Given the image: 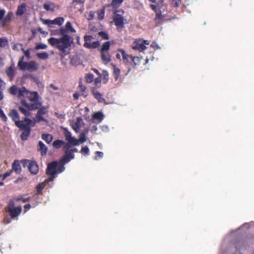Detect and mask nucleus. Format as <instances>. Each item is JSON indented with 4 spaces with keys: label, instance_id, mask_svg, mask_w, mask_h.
<instances>
[{
    "label": "nucleus",
    "instance_id": "nucleus-1",
    "mask_svg": "<svg viewBox=\"0 0 254 254\" xmlns=\"http://www.w3.org/2000/svg\"><path fill=\"white\" fill-rule=\"evenodd\" d=\"M69 159L60 160L59 162L57 161L49 163L46 169V174L48 178L41 183L36 187L37 194H41L43 189L46 187L47 184L49 182H53L54 179L57 177V174L63 172L65 170L64 165L70 161Z\"/></svg>",
    "mask_w": 254,
    "mask_h": 254
},
{
    "label": "nucleus",
    "instance_id": "nucleus-2",
    "mask_svg": "<svg viewBox=\"0 0 254 254\" xmlns=\"http://www.w3.org/2000/svg\"><path fill=\"white\" fill-rule=\"evenodd\" d=\"M59 34L62 37L59 39L51 37L48 40V43L51 46L59 49L65 55L68 54L73 39L68 34L65 26L61 27Z\"/></svg>",
    "mask_w": 254,
    "mask_h": 254
},
{
    "label": "nucleus",
    "instance_id": "nucleus-3",
    "mask_svg": "<svg viewBox=\"0 0 254 254\" xmlns=\"http://www.w3.org/2000/svg\"><path fill=\"white\" fill-rule=\"evenodd\" d=\"M9 116L12 119L16 127H18L21 130H23L20 134V138L22 140H26L30 136L31 132V129H29V125L34 123L31 121V119L24 117L23 120H19V116L17 110L13 109L10 111Z\"/></svg>",
    "mask_w": 254,
    "mask_h": 254
},
{
    "label": "nucleus",
    "instance_id": "nucleus-4",
    "mask_svg": "<svg viewBox=\"0 0 254 254\" xmlns=\"http://www.w3.org/2000/svg\"><path fill=\"white\" fill-rule=\"evenodd\" d=\"M21 104L22 106H19L18 110L26 118L31 117V113L30 111L38 109L41 106V102L39 101L33 102V103H27L26 100H22Z\"/></svg>",
    "mask_w": 254,
    "mask_h": 254
},
{
    "label": "nucleus",
    "instance_id": "nucleus-5",
    "mask_svg": "<svg viewBox=\"0 0 254 254\" xmlns=\"http://www.w3.org/2000/svg\"><path fill=\"white\" fill-rule=\"evenodd\" d=\"M124 13V11L122 9L115 10L113 12V20L116 26L117 30L119 32L122 31L126 23L125 21L126 19L123 15Z\"/></svg>",
    "mask_w": 254,
    "mask_h": 254
},
{
    "label": "nucleus",
    "instance_id": "nucleus-6",
    "mask_svg": "<svg viewBox=\"0 0 254 254\" xmlns=\"http://www.w3.org/2000/svg\"><path fill=\"white\" fill-rule=\"evenodd\" d=\"M49 107L48 106H43L41 102V106L37 110V114L36 115L35 119L31 120V121L34 123V125L33 124L29 125V129H31L32 127H35L36 123H39L41 122H48L47 120L45 119L43 117V115L47 114L49 111Z\"/></svg>",
    "mask_w": 254,
    "mask_h": 254
},
{
    "label": "nucleus",
    "instance_id": "nucleus-7",
    "mask_svg": "<svg viewBox=\"0 0 254 254\" xmlns=\"http://www.w3.org/2000/svg\"><path fill=\"white\" fill-rule=\"evenodd\" d=\"M24 56H22L18 61L17 65L19 69L22 70H36L38 69L39 66L37 63L35 61L24 62Z\"/></svg>",
    "mask_w": 254,
    "mask_h": 254
},
{
    "label": "nucleus",
    "instance_id": "nucleus-8",
    "mask_svg": "<svg viewBox=\"0 0 254 254\" xmlns=\"http://www.w3.org/2000/svg\"><path fill=\"white\" fill-rule=\"evenodd\" d=\"M248 239H247V238H236L233 242H231L232 247L234 248L235 251L237 252L245 249V248L248 247Z\"/></svg>",
    "mask_w": 254,
    "mask_h": 254
},
{
    "label": "nucleus",
    "instance_id": "nucleus-9",
    "mask_svg": "<svg viewBox=\"0 0 254 254\" xmlns=\"http://www.w3.org/2000/svg\"><path fill=\"white\" fill-rule=\"evenodd\" d=\"M93 39V36H90V35H85L84 36V43L83 45V47L89 49H97V47H99V41L92 42L91 41Z\"/></svg>",
    "mask_w": 254,
    "mask_h": 254
},
{
    "label": "nucleus",
    "instance_id": "nucleus-10",
    "mask_svg": "<svg viewBox=\"0 0 254 254\" xmlns=\"http://www.w3.org/2000/svg\"><path fill=\"white\" fill-rule=\"evenodd\" d=\"M5 12L4 9H0V22L2 27H4L6 23L10 22L13 17L12 11H8L6 16L4 17Z\"/></svg>",
    "mask_w": 254,
    "mask_h": 254
},
{
    "label": "nucleus",
    "instance_id": "nucleus-11",
    "mask_svg": "<svg viewBox=\"0 0 254 254\" xmlns=\"http://www.w3.org/2000/svg\"><path fill=\"white\" fill-rule=\"evenodd\" d=\"M149 42L147 40L136 39L133 42L132 49L138 50L140 52L143 51L146 49V45H149Z\"/></svg>",
    "mask_w": 254,
    "mask_h": 254
},
{
    "label": "nucleus",
    "instance_id": "nucleus-12",
    "mask_svg": "<svg viewBox=\"0 0 254 254\" xmlns=\"http://www.w3.org/2000/svg\"><path fill=\"white\" fill-rule=\"evenodd\" d=\"M44 8L47 11L54 12L60 8L59 4H56L54 2L47 1L43 5Z\"/></svg>",
    "mask_w": 254,
    "mask_h": 254
},
{
    "label": "nucleus",
    "instance_id": "nucleus-13",
    "mask_svg": "<svg viewBox=\"0 0 254 254\" xmlns=\"http://www.w3.org/2000/svg\"><path fill=\"white\" fill-rule=\"evenodd\" d=\"M64 20V19L63 17H57L54 20L45 19L43 20V23L48 25L49 26H51L53 24L62 25L63 24Z\"/></svg>",
    "mask_w": 254,
    "mask_h": 254
},
{
    "label": "nucleus",
    "instance_id": "nucleus-14",
    "mask_svg": "<svg viewBox=\"0 0 254 254\" xmlns=\"http://www.w3.org/2000/svg\"><path fill=\"white\" fill-rule=\"evenodd\" d=\"M21 212V207H14L13 205L8 206V212L11 218H15L20 214Z\"/></svg>",
    "mask_w": 254,
    "mask_h": 254
},
{
    "label": "nucleus",
    "instance_id": "nucleus-15",
    "mask_svg": "<svg viewBox=\"0 0 254 254\" xmlns=\"http://www.w3.org/2000/svg\"><path fill=\"white\" fill-rule=\"evenodd\" d=\"M118 50L122 55L124 64L127 65L132 63L131 56H129V54H127L124 49H119Z\"/></svg>",
    "mask_w": 254,
    "mask_h": 254
},
{
    "label": "nucleus",
    "instance_id": "nucleus-16",
    "mask_svg": "<svg viewBox=\"0 0 254 254\" xmlns=\"http://www.w3.org/2000/svg\"><path fill=\"white\" fill-rule=\"evenodd\" d=\"M64 156L62 157V158L64 159H70V158H73L74 156V152H77V149L76 148L74 149H64Z\"/></svg>",
    "mask_w": 254,
    "mask_h": 254
},
{
    "label": "nucleus",
    "instance_id": "nucleus-17",
    "mask_svg": "<svg viewBox=\"0 0 254 254\" xmlns=\"http://www.w3.org/2000/svg\"><path fill=\"white\" fill-rule=\"evenodd\" d=\"M5 72L10 80H12L16 74L14 64H12L10 66L6 67L5 69Z\"/></svg>",
    "mask_w": 254,
    "mask_h": 254
},
{
    "label": "nucleus",
    "instance_id": "nucleus-18",
    "mask_svg": "<svg viewBox=\"0 0 254 254\" xmlns=\"http://www.w3.org/2000/svg\"><path fill=\"white\" fill-rule=\"evenodd\" d=\"M78 143L79 142L77 139L71 136L68 142H65L63 149H70L72 145H77Z\"/></svg>",
    "mask_w": 254,
    "mask_h": 254
},
{
    "label": "nucleus",
    "instance_id": "nucleus-19",
    "mask_svg": "<svg viewBox=\"0 0 254 254\" xmlns=\"http://www.w3.org/2000/svg\"><path fill=\"white\" fill-rule=\"evenodd\" d=\"M29 170L32 174H37L39 168L36 162L32 161L29 164Z\"/></svg>",
    "mask_w": 254,
    "mask_h": 254
},
{
    "label": "nucleus",
    "instance_id": "nucleus-20",
    "mask_svg": "<svg viewBox=\"0 0 254 254\" xmlns=\"http://www.w3.org/2000/svg\"><path fill=\"white\" fill-rule=\"evenodd\" d=\"M101 59L105 64H108L112 61L111 55L109 52L100 51Z\"/></svg>",
    "mask_w": 254,
    "mask_h": 254
},
{
    "label": "nucleus",
    "instance_id": "nucleus-21",
    "mask_svg": "<svg viewBox=\"0 0 254 254\" xmlns=\"http://www.w3.org/2000/svg\"><path fill=\"white\" fill-rule=\"evenodd\" d=\"M26 7L27 5L24 3L19 5L16 11V15L21 16V15L24 14L27 10Z\"/></svg>",
    "mask_w": 254,
    "mask_h": 254
},
{
    "label": "nucleus",
    "instance_id": "nucleus-22",
    "mask_svg": "<svg viewBox=\"0 0 254 254\" xmlns=\"http://www.w3.org/2000/svg\"><path fill=\"white\" fill-rule=\"evenodd\" d=\"M82 122V119L81 117H77L75 123L72 124V128L74 131L78 132L80 127H81V123Z\"/></svg>",
    "mask_w": 254,
    "mask_h": 254
},
{
    "label": "nucleus",
    "instance_id": "nucleus-23",
    "mask_svg": "<svg viewBox=\"0 0 254 254\" xmlns=\"http://www.w3.org/2000/svg\"><path fill=\"white\" fill-rule=\"evenodd\" d=\"M91 92L93 94L94 98L97 99L99 102H103L105 101V99L103 98L102 95L97 90L93 88L91 90Z\"/></svg>",
    "mask_w": 254,
    "mask_h": 254
},
{
    "label": "nucleus",
    "instance_id": "nucleus-24",
    "mask_svg": "<svg viewBox=\"0 0 254 254\" xmlns=\"http://www.w3.org/2000/svg\"><path fill=\"white\" fill-rule=\"evenodd\" d=\"M27 97L31 102H36V101H38L39 98V94L36 91H29V94Z\"/></svg>",
    "mask_w": 254,
    "mask_h": 254
},
{
    "label": "nucleus",
    "instance_id": "nucleus-25",
    "mask_svg": "<svg viewBox=\"0 0 254 254\" xmlns=\"http://www.w3.org/2000/svg\"><path fill=\"white\" fill-rule=\"evenodd\" d=\"M38 150L41 152V154L42 155H45L47 152V147L45 144H44L43 142L41 141H39L38 144Z\"/></svg>",
    "mask_w": 254,
    "mask_h": 254
},
{
    "label": "nucleus",
    "instance_id": "nucleus-26",
    "mask_svg": "<svg viewBox=\"0 0 254 254\" xmlns=\"http://www.w3.org/2000/svg\"><path fill=\"white\" fill-rule=\"evenodd\" d=\"M29 91L26 89L25 87H23L22 88L18 89V97L21 98L23 97H27L29 94Z\"/></svg>",
    "mask_w": 254,
    "mask_h": 254
},
{
    "label": "nucleus",
    "instance_id": "nucleus-27",
    "mask_svg": "<svg viewBox=\"0 0 254 254\" xmlns=\"http://www.w3.org/2000/svg\"><path fill=\"white\" fill-rule=\"evenodd\" d=\"M65 145V142L63 140L57 139L53 142V146L56 149H59L61 147Z\"/></svg>",
    "mask_w": 254,
    "mask_h": 254
},
{
    "label": "nucleus",
    "instance_id": "nucleus-28",
    "mask_svg": "<svg viewBox=\"0 0 254 254\" xmlns=\"http://www.w3.org/2000/svg\"><path fill=\"white\" fill-rule=\"evenodd\" d=\"M78 87L81 92V95L83 97H87V88L86 86L82 85L81 81L79 82Z\"/></svg>",
    "mask_w": 254,
    "mask_h": 254
},
{
    "label": "nucleus",
    "instance_id": "nucleus-29",
    "mask_svg": "<svg viewBox=\"0 0 254 254\" xmlns=\"http://www.w3.org/2000/svg\"><path fill=\"white\" fill-rule=\"evenodd\" d=\"M17 173H19L21 172V166L17 160H14V161L12 163V169Z\"/></svg>",
    "mask_w": 254,
    "mask_h": 254
},
{
    "label": "nucleus",
    "instance_id": "nucleus-30",
    "mask_svg": "<svg viewBox=\"0 0 254 254\" xmlns=\"http://www.w3.org/2000/svg\"><path fill=\"white\" fill-rule=\"evenodd\" d=\"M123 1L124 0H112L110 5L113 9H116L120 7Z\"/></svg>",
    "mask_w": 254,
    "mask_h": 254
},
{
    "label": "nucleus",
    "instance_id": "nucleus-31",
    "mask_svg": "<svg viewBox=\"0 0 254 254\" xmlns=\"http://www.w3.org/2000/svg\"><path fill=\"white\" fill-rule=\"evenodd\" d=\"M42 138L43 140H45L47 143L49 144V143L51 142L53 139V136L51 134L48 133H43L42 134Z\"/></svg>",
    "mask_w": 254,
    "mask_h": 254
},
{
    "label": "nucleus",
    "instance_id": "nucleus-32",
    "mask_svg": "<svg viewBox=\"0 0 254 254\" xmlns=\"http://www.w3.org/2000/svg\"><path fill=\"white\" fill-rule=\"evenodd\" d=\"M110 47V41L105 42L102 45L100 51L109 52Z\"/></svg>",
    "mask_w": 254,
    "mask_h": 254
},
{
    "label": "nucleus",
    "instance_id": "nucleus-33",
    "mask_svg": "<svg viewBox=\"0 0 254 254\" xmlns=\"http://www.w3.org/2000/svg\"><path fill=\"white\" fill-rule=\"evenodd\" d=\"M18 88L15 85H13L12 86H11L9 89H8V91L10 94L16 95L18 96Z\"/></svg>",
    "mask_w": 254,
    "mask_h": 254
},
{
    "label": "nucleus",
    "instance_id": "nucleus-34",
    "mask_svg": "<svg viewBox=\"0 0 254 254\" xmlns=\"http://www.w3.org/2000/svg\"><path fill=\"white\" fill-rule=\"evenodd\" d=\"M37 55L39 58L43 60H47L49 57V55L46 52L37 53Z\"/></svg>",
    "mask_w": 254,
    "mask_h": 254
},
{
    "label": "nucleus",
    "instance_id": "nucleus-35",
    "mask_svg": "<svg viewBox=\"0 0 254 254\" xmlns=\"http://www.w3.org/2000/svg\"><path fill=\"white\" fill-rule=\"evenodd\" d=\"M120 74V69L118 67L114 66L113 75L115 80H118Z\"/></svg>",
    "mask_w": 254,
    "mask_h": 254
},
{
    "label": "nucleus",
    "instance_id": "nucleus-36",
    "mask_svg": "<svg viewBox=\"0 0 254 254\" xmlns=\"http://www.w3.org/2000/svg\"><path fill=\"white\" fill-rule=\"evenodd\" d=\"M164 17L165 16H163V14H162L161 9L160 8L159 9V10L155 14V20L157 21V20H163Z\"/></svg>",
    "mask_w": 254,
    "mask_h": 254
},
{
    "label": "nucleus",
    "instance_id": "nucleus-37",
    "mask_svg": "<svg viewBox=\"0 0 254 254\" xmlns=\"http://www.w3.org/2000/svg\"><path fill=\"white\" fill-rule=\"evenodd\" d=\"M84 78L86 82L91 83L93 82L94 75L92 73H87L85 74Z\"/></svg>",
    "mask_w": 254,
    "mask_h": 254
},
{
    "label": "nucleus",
    "instance_id": "nucleus-38",
    "mask_svg": "<svg viewBox=\"0 0 254 254\" xmlns=\"http://www.w3.org/2000/svg\"><path fill=\"white\" fill-rule=\"evenodd\" d=\"M93 118L94 119H97L101 121L103 120L104 119V115L102 112H96L94 114H93Z\"/></svg>",
    "mask_w": 254,
    "mask_h": 254
},
{
    "label": "nucleus",
    "instance_id": "nucleus-39",
    "mask_svg": "<svg viewBox=\"0 0 254 254\" xmlns=\"http://www.w3.org/2000/svg\"><path fill=\"white\" fill-rule=\"evenodd\" d=\"M65 25L66 27V30H67V31L68 33V32L73 33V32H75L74 29L73 28V27L71 25V22H70V21L66 22Z\"/></svg>",
    "mask_w": 254,
    "mask_h": 254
},
{
    "label": "nucleus",
    "instance_id": "nucleus-40",
    "mask_svg": "<svg viewBox=\"0 0 254 254\" xmlns=\"http://www.w3.org/2000/svg\"><path fill=\"white\" fill-rule=\"evenodd\" d=\"M105 14V8L101 9L97 11L98 18L99 20H102L104 19Z\"/></svg>",
    "mask_w": 254,
    "mask_h": 254
},
{
    "label": "nucleus",
    "instance_id": "nucleus-41",
    "mask_svg": "<svg viewBox=\"0 0 254 254\" xmlns=\"http://www.w3.org/2000/svg\"><path fill=\"white\" fill-rule=\"evenodd\" d=\"M132 62L133 63L135 66H137V65H139L141 62V59L139 57L132 56Z\"/></svg>",
    "mask_w": 254,
    "mask_h": 254
},
{
    "label": "nucleus",
    "instance_id": "nucleus-42",
    "mask_svg": "<svg viewBox=\"0 0 254 254\" xmlns=\"http://www.w3.org/2000/svg\"><path fill=\"white\" fill-rule=\"evenodd\" d=\"M94 84L95 86L99 88L101 86V77H96L95 79H93Z\"/></svg>",
    "mask_w": 254,
    "mask_h": 254
},
{
    "label": "nucleus",
    "instance_id": "nucleus-43",
    "mask_svg": "<svg viewBox=\"0 0 254 254\" xmlns=\"http://www.w3.org/2000/svg\"><path fill=\"white\" fill-rule=\"evenodd\" d=\"M98 35L99 36H101L103 39L105 40H108L109 39V36L108 33L107 32H105L104 31H100L98 32Z\"/></svg>",
    "mask_w": 254,
    "mask_h": 254
},
{
    "label": "nucleus",
    "instance_id": "nucleus-44",
    "mask_svg": "<svg viewBox=\"0 0 254 254\" xmlns=\"http://www.w3.org/2000/svg\"><path fill=\"white\" fill-rule=\"evenodd\" d=\"M8 44V41L6 38H0V47H4Z\"/></svg>",
    "mask_w": 254,
    "mask_h": 254
},
{
    "label": "nucleus",
    "instance_id": "nucleus-45",
    "mask_svg": "<svg viewBox=\"0 0 254 254\" xmlns=\"http://www.w3.org/2000/svg\"><path fill=\"white\" fill-rule=\"evenodd\" d=\"M47 48V46L44 44H37L35 47V50H39V49H46Z\"/></svg>",
    "mask_w": 254,
    "mask_h": 254
},
{
    "label": "nucleus",
    "instance_id": "nucleus-46",
    "mask_svg": "<svg viewBox=\"0 0 254 254\" xmlns=\"http://www.w3.org/2000/svg\"><path fill=\"white\" fill-rule=\"evenodd\" d=\"M181 3V0H172L171 4L174 7H178Z\"/></svg>",
    "mask_w": 254,
    "mask_h": 254
},
{
    "label": "nucleus",
    "instance_id": "nucleus-47",
    "mask_svg": "<svg viewBox=\"0 0 254 254\" xmlns=\"http://www.w3.org/2000/svg\"><path fill=\"white\" fill-rule=\"evenodd\" d=\"M71 132L68 131L67 129L64 130V137L65 140L67 141V142L68 141V140L70 139V137L71 136Z\"/></svg>",
    "mask_w": 254,
    "mask_h": 254
},
{
    "label": "nucleus",
    "instance_id": "nucleus-48",
    "mask_svg": "<svg viewBox=\"0 0 254 254\" xmlns=\"http://www.w3.org/2000/svg\"><path fill=\"white\" fill-rule=\"evenodd\" d=\"M150 7L152 9H153L154 11L155 14H156L159 8H160L161 7L159 6H157V5L153 4H150Z\"/></svg>",
    "mask_w": 254,
    "mask_h": 254
},
{
    "label": "nucleus",
    "instance_id": "nucleus-49",
    "mask_svg": "<svg viewBox=\"0 0 254 254\" xmlns=\"http://www.w3.org/2000/svg\"><path fill=\"white\" fill-rule=\"evenodd\" d=\"M0 117L1 118V119L4 121V122H6L7 120V117L4 114V112L0 108Z\"/></svg>",
    "mask_w": 254,
    "mask_h": 254
},
{
    "label": "nucleus",
    "instance_id": "nucleus-50",
    "mask_svg": "<svg viewBox=\"0 0 254 254\" xmlns=\"http://www.w3.org/2000/svg\"><path fill=\"white\" fill-rule=\"evenodd\" d=\"M12 170H11L9 172H6L4 173L3 176H2V181H3L6 177H9V176L10 175V174L12 173Z\"/></svg>",
    "mask_w": 254,
    "mask_h": 254
},
{
    "label": "nucleus",
    "instance_id": "nucleus-51",
    "mask_svg": "<svg viewBox=\"0 0 254 254\" xmlns=\"http://www.w3.org/2000/svg\"><path fill=\"white\" fill-rule=\"evenodd\" d=\"M81 152L84 154H87L89 152V149L87 146H84L82 147Z\"/></svg>",
    "mask_w": 254,
    "mask_h": 254
},
{
    "label": "nucleus",
    "instance_id": "nucleus-52",
    "mask_svg": "<svg viewBox=\"0 0 254 254\" xmlns=\"http://www.w3.org/2000/svg\"><path fill=\"white\" fill-rule=\"evenodd\" d=\"M4 85H5V82H4V81L2 80V79H1V78L0 77V90H1L2 91V90H3L4 88Z\"/></svg>",
    "mask_w": 254,
    "mask_h": 254
},
{
    "label": "nucleus",
    "instance_id": "nucleus-53",
    "mask_svg": "<svg viewBox=\"0 0 254 254\" xmlns=\"http://www.w3.org/2000/svg\"><path fill=\"white\" fill-rule=\"evenodd\" d=\"M103 157V152H101V151H97V152H96V155H95V158H96L97 157L101 158V157Z\"/></svg>",
    "mask_w": 254,
    "mask_h": 254
},
{
    "label": "nucleus",
    "instance_id": "nucleus-54",
    "mask_svg": "<svg viewBox=\"0 0 254 254\" xmlns=\"http://www.w3.org/2000/svg\"><path fill=\"white\" fill-rule=\"evenodd\" d=\"M17 200H22V202H25L29 200V197H27V198H23L22 196H19L17 197Z\"/></svg>",
    "mask_w": 254,
    "mask_h": 254
},
{
    "label": "nucleus",
    "instance_id": "nucleus-55",
    "mask_svg": "<svg viewBox=\"0 0 254 254\" xmlns=\"http://www.w3.org/2000/svg\"><path fill=\"white\" fill-rule=\"evenodd\" d=\"M24 55L27 58H30V52L29 51V49H27L26 51H24Z\"/></svg>",
    "mask_w": 254,
    "mask_h": 254
},
{
    "label": "nucleus",
    "instance_id": "nucleus-56",
    "mask_svg": "<svg viewBox=\"0 0 254 254\" xmlns=\"http://www.w3.org/2000/svg\"><path fill=\"white\" fill-rule=\"evenodd\" d=\"M85 136L84 133H81L80 135V140L81 142H84L85 141Z\"/></svg>",
    "mask_w": 254,
    "mask_h": 254
},
{
    "label": "nucleus",
    "instance_id": "nucleus-57",
    "mask_svg": "<svg viewBox=\"0 0 254 254\" xmlns=\"http://www.w3.org/2000/svg\"><path fill=\"white\" fill-rule=\"evenodd\" d=\"M73 97L74 100H77L79 99V94L78 92H75L73 94Z\"/></svg>",
    "mask_w": 254,
    "mask_h": 254
},
{
    "label": "nucleus",
    "instance_id": "nucleus-58",
    "mask_svg": "<svg viewBox=\"0 0 254 254\" xmlns=\"http://www.w3.org/2000/svg\"><path fill=\"white\" fill-rule=\"evenodd\" d=\"M25 211H27L31 208V205L29 204H25L24 206Z\"/></svg>",
    "mask_w": 254,
    "mask_h": 254
},
{
    "label": "nucleus",
    "instance_id": "nucleus-59",
    "mask_svg": "<svg viewBox=\"0 0 254 254\" xmlns=\"http://www.w3.org/2000/svg\"><path fill=\"white\" fill-rule=\"evenodd\" d=\"M85 0H72L73 2H76L77 3H84Z\"/></svg>",
    "mask_w": 254,
    "mask_h": 254
},
{
    "label": "nucleus",
    "instance_id": "nucleus-60",
    "mask_svg": "<svg viewBox=\"0 0 254 254\" xmlns=\"http://www.w3.org/2000/svg\"><path fill=\"white\" fill-rule=\"evenodd\" d=\"M28 77L31 78V79H33L35 81L38 79L37 77L33 76L32 74H29Z\"/></svg>",
    "mask_w": 254,
    "mask_h": 254
},
{
    "label": "nucleus",
    "instance_id": "nucleus-61",
    "mask_svg": "<svg viewBox=\"0 0 254 254\" xmlns=\"http://www.w3.org/2000/svg\"><path fill=\"white\" fill-rule=\"evenodd\" d=\"M3 98V95L2 94V91H0V100H2Z\"/></svg>",
    "mask_w": 254,
    "mask_h": 254
},
{
    "label": "nucleus",
    "instance_id": "nucleus-62",
    "mask_svg": "<svg viewBox=\"0 0 254 254\" xmlns=\"http://www.w3.org/2000/svg\"><path fill=\"white\" fill-rule=\"evenodd\" d=\"M93 71L96 73L97 74H99V75H101L100 73L99 72V70L97 69H93Z\"/></svg>",
    "mask_w": 254,
    "mask_h": 254
},
{
    "label": "nucleus",
    "instance_id": "nucleus-63",
    "mask_svg": "<svg viewBox=\"0 0 254 254\" xmlns=\"http://www.w3.org/2000/svg\"><path fill=\"white\" fill-rule=\"evenodd\" d=\"M116 57L117 58V59L121 60V56L120 54H116Z\"/></svg>",
    "mask_w": 254,
    "mask_h": 254
},
{
    "label": "nucleus",
    "instance_id": "nucleus-64",
    "mask_svg": "<svg viewBox=\"0 0 254 254\" xmlns=\"http://www.w3.org/2000/svg\"><path fill=\"white\" fill-rule=\"evenodd\" d=\"M50 86H51V87H52V88H53V89H55V90H57V89H58V88H57V87H55V86H54V85H53V84H51V85H50Z\"/></svg>",
    "mask_w": 254,
    "mask_h": 254
}]
</instances>
